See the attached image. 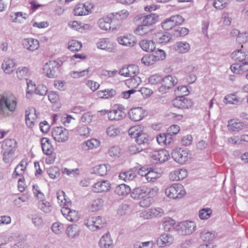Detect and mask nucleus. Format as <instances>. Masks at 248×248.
Listing matches in <instances>:
<instances>
[{"instance_id":"f257e3e1","label":"nucleus","mask_w":248,"mask_h":248,"mask_svg":"<svg viewBox=\"0 0 248 248\" xmlns=\"http://www.w3.org/2000/svg\"><path fill=\"white\" fill-rule=\"evenodd\" d=\"M158 16L155 14H150L138 18L136 21L140 24L135 30V32L139 35H143L151 31L150 27L157 21Z\"/></svg>"},{"instance_id":"f03ea898","label":"nucleus","mask_w":248,"mask_h":248,"mask_svg":"<svg viewBox=\"0 0 248 248\" xmlns=\"http://www.w3.org/2000/svg\"><path fill=\"white\" fill-rule=\"evenodd\" d=\"M17 143L14 139H6L2 144L3 160L6 163L11 162L17 147Z\"/></svg>"},{"instance_id":"7ed1b4c3","label":"nucleus","mask_w":248,"mask_h":248,"mask_svg":"<svg viewBox=\"0 0 248 248\" xmlns=\"http://www.w3.org/2000/svg\"><path fill=\"white\" fill-rule=\"evenodd\" d=\"M17 100L13 95L6 94H0V113L6 110L14 112L16 108Z\"/></svg>"},{"instance_id":"20e7f679","label":"nucleus","mask_w":248,"mask_h":248,"mask_svg":"<svg viewBox=\"0 0 248 248\" xmlns=\"http://www.w3.org/2000/svg\"><path fill=\"white\" fill-rule=\"evenodd\" d=\"M165 193L167 197L173 199L182 198L186 194L184 186L178 183L168 186L166 188Z\"/></svg>"},{"instance_id":"39448f33","label":"nucleus","mask_w":248,"mask_h":248,"mask_svg":"<svg viewBox=\"0 0 248 248\" xmlns=\"http://www.w3.org/2000/svg\"><path fill=\"white\" fill-rule=\"evenodd\" d=\"M62 64L61 61H50L43 67V72L50 78H54L57 76L59 68Z\"/></svg>"},{"instance_id":"423d86ee","label":"nucleus","mask_w":248,"mask_h":248,"mask_svg":"<svg viewBox=\"0 0 248 248\" xmlns=\"http://www.w3.org/2000/svg\"><path fill=\"white\" fill-rule=\"evenodd\" d=\"M52 136L56 141L64 142L68 139L69 133L65 128L62 126H58L53 128L52 131Z\"/></svg>"},{"instance_id":"0eeeda50","label":"nucleus","mask_w":248,"mask_h":248,"mask_svg":"<svg viewBox=\"0 0 248 248\" xmlns=\"http://www.w3.org/2000/svg\"><path fill=\"white\" fill-rule=\"evenodd\" d=\"M196 225L194 221H185L178 224L176 230L182 235L191 234L195 230Z\"/></svg>"},{"instance_id":"6e6552de","label":"nucleus","mask_w":248,"mask_h":248,"mask_svg":"<svg viewBox=\"0 0 248 248\" xmlns=\"http://www.w3.org/2000/svg\"><path fill=\"white\" fill-rule=\"evenodd\" d=\"M128 133L132 138H136V141L140 145L146 143L149 140V136L146 133L139 132L136 126L131 127Z\"/></svg>"},{"instance_id":"1a4fd4ad","label":"nucleus","mask_w":248,"mask_h":248,"mask_svg":"<svg viewBox=\"0 0 248 248\" xmlns=\"http://www.w3.org/2000/svg\"><path fill=\"white\" fill-rule=\"evenodd\" d=\"M150 157L154 163H163L168 160L170 154L166 150H160L152 152Z\"/></svg>"},{"instance_id":"9d476101","label":"nucleus","mask_w":248,"mask_h":248,"mask_svg":"<svg viewBox=\"0 0 248 248\" xmlns=\"http://www.w3.org/2000/svg\"><path fill=\"white\" fill-rule=\"evenodd\" d=\"M71 202H65L64 206L62 207L61 212L68 220L71 222L76 221L79 217V215L77 211L69 208V206Z\"/></svg>"},{"instance_id":"9b49d317","label":"nucleus","mask_w":248,"mask_h":248,"mask_svg":"<svg viewBox=\"0 0 248 248\" xmlns=\"http://www.w3.org/2000/svg\"><path fill=\"white\" fill-rule=\"evenodd\" d=\"M184 21V19L182 16L175 15L167 19L162 23V27L166 30H169L178 25L181 24Z\"/></svg>"},{"instance_id":"f8f14e48","label":"nucleus","mask_w":248,"mask_h":248,"mask_svg":"<svg viewBox=\"0 0 248 248\" xmlns=\"http://www.w3.org/2000/svg\"><path fill=\"white\" fill-rule=\"evenodd\" d=\"M171 156L175 161L183 164L188 160V153L186 150L181 148L176 149L172 150Z\"/></svg>"},{"instance_id":"ddd939ff","label":"nucleus","mask_w":248,"mask_h":248,"mask_svg":"<svg viewBox=\"0 0 248 248\" xmlns=\"http://www.w3.org/2000/svg\"><path fill=\"white\" fill-rule=\"evenodd\" d=\"M173 106L181 109H187L193 106L191 99L184 96H177L172 100Z\"/></svg>"},{"instance_id":"4468645a","label":"nucleus","mask_w":248,"mask_h":248,"mask_svg":"<svg viewBox=\"0 0 248 248\" xmlns=\"http://www.w3.org/2000/svg\"><path fill=\"white\" fill-rule=\"evenodd\" d=\"M104 221L100 216L93 217L88 219L86 225L91 230L94 231L103 228Z\"/></svg>"},{"instance_id":"2eb2a0df","label":"nucleus","mask_w":248,"mask_h":248,"mask_svg":"<svg viewBox=\"0 0 248 248\" xmlns=\"http://www.w3.org/2000/svg\"><path fill=\"white\" fill-rule=\"evenodd\" d=\"M23 47L30 51H33L39 47L38 40L32 38H24L22 41Z\"/></svg>"},{"instance_id":"dca6fc26","label":"nucleus","mask_w":248,"mask_h":248,"mask_svg":"<svg viewBox=\"0 0 248 248\" xmlns=\"http://www.w3.org/2000/svg\"><path fill=\"white\" fill-rule=\"evenodd\" d=\"M148 187L146 186H141L135 187L131 192V197L135 200L142 199L148 195Z\"/></svg>"},{"instance_id":"f3484780","label":"nucleus","mask_w":248,"mask_h":248,"mask_svg":"<svg viewBox=\"0 0 248 248\" xmlns=\"http://www.w3.org/2000/svg\"><path fill=\"white\" fill-rule=\"evenodd\" d=\"M99 246L100 248H113V241L108 232L102 236L99 242Z\"/></svg>"},{"instance_id":"a211bd4d","label":"nucleus","mask_w":248,"mask_h":248,"mask_svg":"<svg viewBox=\"0 0 248 248\" xmlns=\"http://www.w3.org/2000/svg\"><path fill=\"white\" fill-rule=\"evenodd\" d=\"M138 73V67L135 65H129L123 67L120 71L119 74L124 77H135Z\"/></svg>"},{"instance_id":"6ab92c4d","label":"nucleus","mask_w":248,"mask_h":248,"mask_svg":"<svg viewBox=\"0 0 248 248\" xmlns=\"http://www.w3.org/2000/svg\"><path fill=\"white\" fill-rule=\"evenodd\" d=\"M16 65L14 59L6 58L4 59L1 64V68L5 73L11 74L14 71Z\"/></svg>"},{"instance_id":"aec40b11","label":"nucleus","mask_w":248,"mask_h":248,"mask_svg":"<svg viewBox=\"0 0 248 248\" xmlns=\"http://www.w3.org/2000/svg\"><path fill=\"white\" fill-rule=\"evenodd\" d=\"M129 118L134 121H139L144 117L143 110L141 108L138 107L131 109L128 113Z\"/></svg>"},{"instance_id":"412c9836","label":"nucleus","mask_w":248,"mask_h":248,"mask_svg":"<svg viewBox=\"0 0 248 248\" xmlns=\"http://www.w3.org/2000/svg\"><path fill=\"white\" fill-rule=\"evenodd\" d=\"M110 184L108 181L104 180L96 183L93 186V191L96 193L107 192L110 189Z\"/></svg>"},{"instance_id":"4be33fe9","label":"nucleus","mask_w":248,"mask_h":248,"mask_svg":"<svg viewBox=\"0 0 248 248\" xmlns=\"http://www.w3.org/2000/svg\"><path fill=\"white\" fill-rule=\"evenodd\" d=\"M187 176V171L185 169L177 170L170 173V179L172 181H180L184 179Z\"/></svg>"},{"instance_id":"5701e85b","label":"nucleus","mask_w":248,"mask_h":248,"mask_svg":"<svg viewBox=\"0 0 248 248\" xmlns=\"http://www.w3.org/2000/svg\"><path fill=\"white\" fill-rule=\"evenodd\" d=\"M172 237L168 234H163L156 240V244L160 248L170 245L173 242Z\"/></svg>"},{"instance_id":"b1692460","label":"nucleus","mask_w":248,"mask_h":248,"mask_svg":"<svg viewBox=\"0 0 248 248\" xmlns=\"http://www.w3.org/2000/svg\"><path fill=\"white\" fill-rule=\"evenodd\" d=\"M228 129L232 131L238 132L247 128L244 123L236 121L234 120H231L228 122Z\"/></svg>"},{"instance_id":"393cba45","label":"nucleus","mask_w":248,"mask_h":248,"mask_svg":"<svg viewBox=\"0 0 248 248\" xmlns=\"http://www.w3.org/2000/svg\"><path fill=\"white\" fill-rule=\"evenodd\" d=\"M125 116V113L120 109H113L108 112V118L110 121H119Z\"/></svg>"},{"instance_id":"a878e982","label":"nucleus","mask_w":248,"mask_h":248,"mask_svg":"<svg viewBox=\"0 0 248 248\" xmlns=\"http://www.w3.org/2000/svg\"><path fill=\"white\" fill-rule=\"evenodd\" d=\"M117 41L120 44L127 46H133L137 42L135 37L130 35L118 37Z\"/></svg>"},{"instance_id":"bb28decb","label":"nucleus","mask_w":248,"mask_h":248,"mask_svg":"<svg viewBox=\"0 0 248 248\" xmlns=\"http://www.w3.org/2000/svg\"><path fill=\"white\" fill-rule=\"evenodd\" d=\"M114 21L111 16L102 18L98 20V24L99 28L103 30L107 31L111 28V24Z\"/></svg>"},{"instance_id":"cd10ccee","label":"nucleus","mask_w":248,"mask_h":248,"mask_svg":"<svg viewBox=\"0 0 248 248\" xmlns=\"http://www.w3.org/2000/svg\"><path fill=\"white\" fill-rule=\"evenodd\" d=\"M173 48L178 53H185L190 50V46L186 42H178L174 45Z\"/></svg>"},{"instance_id":"c85d7f7f","label":"nucleus","mask_w":248,"mask_h":248,"mask_svg":"<svg viewBox=\"0 0 248 248\" xmlns=\"http://www.w3.org/2000/svg\"><path fill=\"white\" fill-rule=\"evenodd\" d=\"M247 56V53L243 51L242 49H238L233 51L231 55L232 59L235 62H239L243 61L246 59Z\"/></svg>"},{"instance_id":"c756f323","label":"nucleus","mask_w":248,"mask_h":248,"mask_svg":"<svg viewBox=\"0 0 248 248\" xmlns=\"http://www.w3.org/2000/svg\"><path fill=\"white\" fill-rule=\"evenodd\" d=\"M41 144L43 152L45 154L50 155L53 153V148L48 138H43L41 139Z\"/></svg>"},{"instance_id":"7c9ffc66","label":"nucleus","mask_w":248,"mask_h":248,"mask_svg":"<svg viewBox=\"0 0 248 248\" xmlns=\"http://www.w3.org/2000/svg\"><path fill=\"white\" fill-rule=\"evenodd\" d=\"M139 45L140 47L146 52H153L155 48V42L150 40H143L140 42Z\"/></svg>"},{"instance_id":"2f4dec72","label":"nucleus","mask_w":248,"mask_h":248,"mask_svg":"<svg viewBox=\"0 0 248 248\" xmlns=\"http://www.w3.org/2000/svg\"><path fill=\"white\" fill-rule=\"evenodd\" d=\"M114 192L119 196H124L131 192V189L125 184H121L116 186Z\"/></svg>"},{"instance_id":"473e14b6","label":"nucleus","mask_w":248,"mask_h":248,"mask_svg":"<svg viewBox=\"0 0 248 248\" xmlns=\"http://www.w3.org/2000/svg\"><path fill=\"white\" fill-rule=\"evenodd\" d=\"M171 140V135L168 133H161L156 137V140L159 144H170Z\"/></svg>"},{"instance_id":"72a5a7b5","label":"nucleus","mask_w":248,"mask_h":248,"mask_svg":"<svg viewBox=\"0 0 248 248\" xmlns=\"http://www.w3.org/2000/svg\"><path fill=\"white\" fill-rule=\"evenodd\" d=\"M178 82V79L175 77L171 75L166 76L162 79V83L167 87L171 88Z\"/></svg>"},{"instance_id":"f704fd0d","label":"nucleus","mask_w":248,"mask_h":248,"mask_svg":"<svg viewBox=\"0 0 248 248\" xmlns=\"http://www.w3.org/2000/svg\"><path fill=\"white\" fill-rule=\"evenodd\" d=\"M119 178L125 181L134 180L137 176V172L133 171V170L122 172L119 174Z\"/></svg>"},{"instance_id":"c9c22d12","label":"nucleus","mask_w":248,"mask_h":248,"mask_svg":"<svg viewBox=\"0 0 248 248\" xmlns=\"http://www.w3.org/2000/svg\"><path fill=\"white\" fill-rule=\"evenodd\" d=\"M27 165V163L26 161L24 160H22L15 168L13 176L15 177V175L16 176L22 175L26 169Z\"/></svg>"},{"instance_id":"e433bc0d","label":"nucleus","mask_w":248,"mask_h":248,"mask_svg":"<svg viewBox=\"0 0 248 248\" xmlns=\"http://www.w3.org/2000/svg\"><path fill=\"white\" fill-rule=\"evenodd\" d=\"M79 232V228L76 225H70L66 230V233L71 238H74L78 236Z\"/></svg>"},{"instance_id":"4c0bfd02","label":"nucleus","mask_w":248,"mask_h":248,"mask_svg":"<svg viewBox=\"0 0 248 248\" xmlns=\"http://www.w3.org/2000/svg\"><path fill=\"white\" fill-rule=\"evenodd\" d=\"M38 207L42 211L46 213L50 212L52 209L51 203L45 200H39L38 202Z\"/></svg>"},{"instance_id":"58836bf2","label":"nucleus","mask_w":248,"mask_h":248,"mask_svg":"<svg viewBox=\"0 0 248 248\" xmlns=\"http://www.w3.org/2000/svg\"><path fill=\"white\" fill-rule=\"evenodd\" d=\"M74 15L78 16H82L88 14V7L84 4H79L74 9Z\"/></svg>"},{"instance_id":"ea45409f","label":"nucleus","mask_w":248,"mask_h":248,"mask_svg":"<svg viewBox=\"0 0 248 248\" xmlns=\"http://www.w3.org/2000/svg\"><path fill=\"white\" fill-rule=\"evenodd\" d=\"M157 59L154 54H148L143 57L141 61L145 65H150L157 62Z\"/></svg>"},{"instance_id":"a19ab883","label":"nucleus","mask_w":248,"mask_h":248,"mask_svg":"<svg viewBox=\"0 0 248 248\" xmlns=\"http://www.w3.org/2000/svg\"><path fill=\"white\" fill-rule=\"evenodd\" d=\"M16 73L19 79H26L29 75V70L27 67L21 66L18 68Z\"/></svg>"},{"instance_id":"79ce46f5","label":"nucleus","mask_w":248,"mask_h":248,"mask_svg":"<svg viewBox=\"0 0 248 248\" xmlns=\"http://www.w3.org/2000/svg\"><path fill=\"white\" fill-rule=\"evenodd\" d=\"M31 110H26L25 111V120L26 123L29 127H31L34 125V120L36 117L35 113H31Z\"/></svg>"},{"instance_id":"37998d69","label":"nucleus","mask_w":248,"mask_h":248,"mask_svg":"<svg viewBox=\"0 0 248 248\" xmlns=\"http://www.w3.org/2000/svg\"><path fill=\"white\" fill-rule=\"evenodd\" d=\"M212 214V211L210 208H204L199 211V216L201 219L206 220L208 219Z\"/></svg>"},{"instance_id":"c03bdc74","label":"nucleus","mask_w":248,"mask_h":248,"mask_svg":"<svg viewBox=\"0 0 248 248\" xmlns=\"http://www.w3.org/2000/svg\"><path fill=\"white\" fill-rule=\"evenodd\" d=\"M47 173L50 178L54 179L59 176L60 169L57 167H51L47 169Z\"/></svg>"},{"instance_id":"a18cd8bd","label":"nucleus","mask_w":248,"mask_h":248,"mask_svg":"<svg viewBox=\"0 0 248 248\" xmlns=\"http://www.w3.org/2000/svg\"><path fill=\"white\" fill-rule=\"evenodd\" d=\"M116 94L115 90L113 89L105 90L98 92V95L101 98H108L112 97Z\"/></svg>"},{"instance_id":"49530a36","label":"nucleus","mask_w":248,"mask_h":248,"mask_svg":"<svg viewBox=\"0 0 248 248\" xmlns=\"http://www.w3.org/2000/svg\"><path fill=\"white\" fill-rule=\"evenodd\" d=\"M104 201L102 199L98 198L93 200L91 204V209L93 212L99 210L103 206Z\"/></svg>"},{"instance_id":"de8ad7c7","label":"nucleus","mask_w":248,"mask_h":248,"mask_svg":"<svg viewBox=\"0 0 248 248\" xmlns=\"http://www.w3.org/2000/svg\"><path fill=\"white\" fill-rule=\"evenodd\" d=\"M99 144L100 142L98 140L93 139L84 142L83 146L85 145L87 147V148H85V150H88L97 148L99 146Z\"/></svg>"},{"instance_id":"09e8293b","label":"nucleus","mask_w":248,"mask_h":248,"mask_svg":"<svg viewBox=\"0 0 248 248\" xmlns=\"http://www.w3.org/2000/svg\"><path fill=\"white\" fill-rule=\"evenodd\" d=\"M82 47L80 42L76 40H72L69 42L68 48L71 51H79Z\"/></svg>"},{"instance_id":"8fccbe9b","label":"nucleus","mask_w":248,"mask_h":248,"mask_svg":"<svg viewBox=\"0 0 248 248\" xmlns=\"http://www.w3.org/2000/svg\"><path fill=\"white\" fill-rule=\"evenodd\" d=\"M109 169V166L108 165L101 164L97 166L96 173L100 176H104L107 174Z\"/></svg>"},{"instance_id":"3c124183","label":"nucleus","mask_w":248,"mask_h":248,"mask_svg":"<svg viewBox=\"0 0 248 248\" xmlns=\"http://www.w3.org/2000/svg\"><path fill=\"white\" fill-rule=\"evenodd\" d=\"M90 71V68L80 71H72L70 73L71 76L74 78H78L87 76Z\"/></svg>"},{"instance_id":"603ef678","label":"nucleus","mask_w":248,"mask_h":248,"mask_svg":"<svg viewBox=\"0 0 248 248\" xmlns=\"http://www.w3.org/2000/svg\"><path fill=\"white\" fill-rule=\"evenodd\" d=\"M175 94L179 96H184L188 94L189 91L186 86H178L174 91Z\"/></svg>"},{"instance_id":"864d4df0","label":"nucleus","mask_w":248,"mask_h":248,"mask_svg":"<svg viewBox=\"0 0 248 248\" xmlns=\"http://www.w3.org/2000/svg\"><path fill=\"white\" fill-rule=\"evenodd\" d=\"M12 18V21L14 22H21V20L19 18L21 17L23 19H26L27 17V15L25 13L23 14L22 12H16L13 13L10 16Z\"/></svg>"},{"instance_id":"5fc2aeb1","label":"nucleus","mask_w":248,"mask_h":248,"mask_svg":"<svg viewBox=\"0 0 248 248\" xmlns=\"http://www.w3.org/2000/svg\"><path fill=\"white\" fill-rule=\"evenodd\" d=\"M57 198L58 199V203L60 204V206L63 207L64 206V203H68V202H66V200L65 199V193L62 190H59L57 192Z\"/></svg>"},{"instance_id":"6e6d98bb","label":"nucleus","mask_w":248,"mask_h":248,"mask_svg":"<svg viewBox=\"0 0 248 248\" xmlns=\"http://www.w3.org/2000/svg\"><path fill=\"white\" fill-rule=\"evenodd\" d=\"M238 102V98L234 94L228 95L226 96L224 99V102L226 104H237Z\"/></svg>"},{"instance_id":"4d7b16f0","label":"nucleus","mask_w":248,"mask_h":248,"mask_svg":"<svg viewBox=\"0 0 248 248\" xmlns=\"http://www.w3.org/2000/svg\"><path fill=\"white\" fill-rule=\"evenodd\" d=\"M108 154L113 157H119L121 154L120 148L117 146L111 147L109 151Z\"/></svg>"},{"instance_id":"13d9d810","label":"nucleus","mask_w":248,"mask_h":248,"mask_svg":"<svg viewBox=\"0 0 248 248\" xmlns=\"http://www.w3.org/2000/svg\"><path fill=\"white\" fill-rule=\"evenodd\" d=\"M31 219L35 227L40 228L42 226L43 221L41 217L37 215H33L31 216Z\"/></svg>"},{"instance_id":"bf43d9fd","label":"nucleus","mask_w":248,"mask_h":248,"mask_svg":"<svg viewBox=\"0 0 248 248\" xmlns=\"http://www.w3.org/2000/svg\"><path fill=\"white\" fill-rule=\"evenodd\" d=\"M228 0H215L213 6L217 9H223L228 5Z\"/></svg>"},{"instance_id":"052dcab7","label":"nucleus","mask_w":248,"mask_h":248,"mask_svg":"<svg viewBox=\"0 0 248 248\" xmlns=\"http://www.w3.org/2000/svg\"><path fill=\"white\" fill-rule=\"evenodd\" d=\"M201 238L204 241H209L213 239L214 235L211 232L204 231L200 234Z\"/></svg>"},{"instance_id":"680f3d73","label":"nucleus","mask_w":248,"mask_h":248,"mask_svg":"<svg viewBox=\"0 0 248 248\" xmlns=\"http://www.w3.org/2000/svg\"><path fill=\"white\" fill-rule=\"evenodd\" d=\"M163 78L157 74H155L151 76L149 78V82L153 85L161 83L162 81Z\"/></svg>"},{"instance_id":"e2e57ef3","label":"nucleus","mask_w":248,"mask_h":248,"mask_svg":"<svg viewBox=\"0 0 248 248\" xmlns=\"http://www.w3.org/2000/svg\"><path fill=\"white\" fill-rule=\"evenodd\" d=\"M154 245L153 241H147L145 242H137L134 245V248H152Z\"/></svg>"},{"instance_id":"0e129e2a","label":"nucleus","mask_w":248,"mask_h":248,"mask_svg":"<svg viewBox=\"0 0 248 248\" xmlns=\"http://www.w3.org/2000/svg\"><path fill=\"white\" fill-rule=\"evenodd\" d=\"M107 134L109 137H115L119 133V129L114 125H110L107 129Z\"/></svg>"},{"instance_id":"69168bd1","label":"nucleus","mask_w":248,"mask_h":248,"mask_svg":"<svg viewBox=\"0 0 248 248\" xmlns=\"http://www.w3.org/2000/svg\"><path fill=\"white\" fill-rule=\"evenodd\" d=\"M126 81L127 84H131L132 87L138 86L141 82L140 78L136 76V75Z\"/></svg>"},{"instance_id":"338daca9","label":"nucleus","mask_w":248,"mask_h":248,"mask_svg":"<svg viewBox=\"0 0 248 248\" xmlns=\"http://www.w3.org/2000/svg\"><path fill=\"white\" fill-rule=\"evenodd\" d=\"M47 92V87L43 84L39 85L35 90V94L42 96L46 95Z\"/></svg>"},{"instance_id":"774afa93","label":"nucleus","mask_w":248,"mask_h":248,"mask_svg":"<svg viewBox=\"0 0 248 248\" xmlns=\"http://www.w3.org/2000/svg\"><path fill=\"white\" fill-rule=\"evenodd\" d=\"M236 41L240 44L246 43L248 41V32H240L239 36L236 38Z\"/></svg>"}]
</instances>
